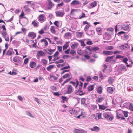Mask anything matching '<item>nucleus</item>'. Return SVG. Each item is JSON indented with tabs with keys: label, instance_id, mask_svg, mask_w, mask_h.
Instances as JSON below:
<instances>
[{
	"label": "nucleus",
	"instance_id": "48",
	"mask_svg": "<svg viewBox=\"0 0 133 133\" xmlns=\"http://www.w3.org/2000/svg\"><path fill=\"white\" fill-rule=\"evenodd\" d=\"M64 4L63 2H62L61 3L58 4L56 6V8H57L58 7L62 6L64 5Z\"/></svg>",
	"mask_w": 133,
	"mask_h": 133
},
{
	"label": "nucleus",
	"instance_id": "43",
	"mask_svg": "<svg viewBox=\"0 0 133 133\" xmlns=\"http://www.w3.org/2000/svg\"><path fill=\"white\" fill-rule=\"evenodd\" d=\"M54 25L57 27H59V22L58 21H56L54 22Z\"/></svg>",
	"mask_w": 133,
	"mask_h": 133
},
{
	"label": "nucleus",
	"instance_id": "7",
	"mask_svg": "<svg viewBox=\"0 0 133 133\" xmlns=\"http://www.w3.org/2000/svg\"><path fill=\"white\" fill-rule=\"evenodd\" d=\"M67 89L68 90L67 91V93L68 94H69L71 93L73 91V88L72 86L70 85H67Z\"/></svg>",
	"mask_w": 133,
	"mask_h": 133
},
{
	"label": "nucleus",
	"instance_id": "42",
	"mask_svg": "<svg viewBox=\"0 0 133 133\" xmlns=\"http://www.w3.org/2000/svg\"><path fill=\"white\" fill-rule=\"evenodd\" d=\"M91 26V25H90V24L87 25L85 26L84 30L86 31H87L88 29V28L90 27Z\"/></svg>",
	"mask_w": 133,
	"mask_h": 133
},
{
	"label": "nucleus",
	"instance_id": "20",
	"mask_svg": "<svg viewBox=\"0 0 133 133\" xmlns=\"http://www.w3.org/2000/svg\"><path fill=\"white\" fill-rule=\"evenodd\" d=\"M20 43V41H17L15 40H14L12 42V44H14L16 46H18Z\"/></svg>",
	"mask_w": 133,
	"mask_h": 133
},
{
	"label": "nucleus",
	"instance_id": "49",
	"mask_svg": "<svg viewBox=\"0 0 133 133\" xmlns=\"http://www.w3.org/2000/svg\"><path fill=\"white\" fill-rule=\"evenodd\" d=\"M86 16H85V14L83 12H82V15L79 17V19H81L82 18L86 17Z\"/></svg>",
	"mask_w": 133,
	"mask_h": 133
},
{
	"label": "nucleus",
	"instance_id": "57",
	"mask_svg": "<svg viewBox=\"0 0 133 133\" xmlns=\"http://www.w3.org/2000/svg\"><path fill=\"white\" fill-rule=\"evenodd\" d=\"M107 31H110L111 32H112L114 30V29L112 28H109L107 29Z\"/></svg>",
	"mask_w": 133,
	"mask_h": 133
},
{
	"label": "nucleus",
	"instance_id": "47",
	"mask_svg": "<svg viewBox=\"0 0 133 133\" xmlns=\"http://www.w3.org/2000/svg\"><path fill=\"white\" fill-rule=\"evenodd\" d=\"M52 93L54 95L57 96H58L61 95V94H60L58 92H53Z\"/></svg>",
	"mask_w": 133,
	"mask_h": 133
},
{
	"label": "nucleus",
	"instance_id": "18",
	"mask_svg": "<svg viewBox=\"0 0 133 133\" xmlns=\"http://www.w3.org/2000/svg\"><path fill=\"white\" fill-rule=\"evenodd\" d=\"M94 86V84L89 86L87 87L88 91V92H90L93 90Z\"/></svg>",
	"mask_w": 133,
	"mask_h": 133
},
{
	"label": "nucleus",
	"instance_id": "31",
	"mask_svg": "<svg viewBox=\"0 0 133 133\" xmlns=\"http://www.w3.org/2000/svg\"><path fill=\"white\" fill-rule=\"evenodd\" d=\"M102 89L101 86H99L97 89V92L99 94H101L102 92Z\"/></svg>",
	"mask_w": 133,
	"mask_h": 133
},
{
	"label": "nucleus",
	"instance_id": "35",
	"mask_svg": "<svg viewBox=\"0 0 133 133\" xmlns=\"http://www.w3.org/2000/svg\"><path fill=\"white\" fill-rule=\"evenodd\" d=\"M104 98L103 97H98L96 100V101L98 103H100L103 100Z\"/></svg>",
	"mask_w": 133,
	"mask_h": 133
},
{
	"label": "nucleus",
	"instance_id": "16",
	"mask_svg": "<svg viewBox=\"0 0 133 133\" xmlns=\"http://www.w3.org/2000/svg\"><path fill=\"white\" fill-rule=\"evenodd\" d=\"M62 100L61 101V102L62 103H64L65 101L67 102L68 98V97L65 96H62L61 97Z\"/></svg>",
	"mask_w": 133,
	"mask_h": 133
},
{
	"label": "nucleus",
	"instance_id": "46",
	"mask_svg": "<svg viewBox=\"0 0 133 133\" xmlns=\"http://www.w3.org/2000/svg\"><path fill=\"white\" fill-rule=\"evenodd\" d=\"M64 62V60L63 59H61L56 61L54 63L55 64H58L59 63H63Z\"/></svg>",
	"mask_w": 133,
	"mask_h": 133
},
{
	"label": "nucleus",
	"instance_id": "41",
	"mask_svg": "<svg viewBox=\"0 0 133 133\" xmlns=\"http://www.w3.org/2000/svg\"><path fill=\"white\" fill-rule=\"evenodd\" d=\"M108 82L110 84H112L113 82L114 81V80L113 79L111 78H110L108 79Z\"/></svg>",
	"mask_w": 133,
	"mask_h": 133
},
{
	"label": "nucleus",
	"instance_id": "14",
	"mask_svg": "<svg viewBox=\"0 0 133 133\" xmlns=\"http://www.w3.org/2000/svg\"><path fill=\"white\" fill-rule=\"evenodd\" d=\"M121 28L123 30H127L129 28V26L128 24L123 25L121 26Z\"/></svg>",
	"mask_w": 133,
	"mask_h": 133
},
{
	"label": "nucleus",
	"instance_id": "39",
	"mask_svg": "<svg viewBox=\"0 0 133 133\" xmlns=\"http://www.w3.org/2000/svg\"><path fill=\"white\" fill-rule=\"evenodd\" d=\"M78 41L81 43V46L84 47L86 45L84 43V41L83 40H78Z\"/></svg>",
	"mask_w": 133,
	"mask_h": 133
},
{
	"label": "nucleus",
	"instance_id": "10",
	"mask_svg": "<svg viewBox=\"0 0 133 133\" xmlns=\"http://www.w3.org/2000/svg\"><path fill=\"white\" fill-rule=\"evenodd\" d=\"M90 130L93 131L97 132L100 130V128L97 126H95L93 128H91L90 129Z\"/></svg>",
	"mask_w": 133,
	"mask_h": 133
},
{
	"label": "nucleus",
	"instance_id": "19",
	"mask_svg": "<svg viewBox=\"0 0 133 133\" xmlns=\"http://www.w3.org/2000/svg\"><path fill=\"white\" fill-rule=\"evenodd\" d=\"M38 22L35 20L33 21L32 22V24L34 27H37L38 26Z\"/></svg>",
	"mask_w": 133,
	"mask_h": 133
},
{
	"label": "nucleus",
	"instance_id": "36",
	"mask_svg": "<svg viewBox=\"0 0 133 133\" xmlns=\"http://www.w3.org/2000/svg\"><path fill=\"white\" fill-rule=\"evenodd\" d=\"M50 31L51 32L55 34L56 33V31L54 28V26H52L50 28Z\"/></svg>",
	"mask_w": 133,
	"mask_h": 133
},
{
	"label": "nucleus",
	"instance_id": "37",
	"mask_svg": "<svg viewBox=\"0 0 133 133\" xmlns=\"http://www.w3.org/2000/svg\"><path fill=\"white\" fill-rule=\"evenodd\" d=\"M78 54L80 55H82L83 54V52L82 50L78 48L77 50Z\"/></svg>",
	"mask_w": 133,
	"mask_h": 133
},
{
	"label": "nucleus",
	"instance_id": "25",
	"mask_svg": "<svg viewBox=\"0 0 133 133\" xmlns=\"http://www.w3.org/2000/svg\"><path fill=\"white\" fill-rule=\"evenodd\" d=\"M99 109L100 110H104L107 108L106 106H105L104 105H99L98 104Z\"/></svg>",
	"mask_w": 133,
	"mask_h": 133
},
{
	"label": "nucleus",
	"instance_id": "50",
	"mask_svg": "<svg viewBox=\"0 0 133 133\" xmlns=\"http://www.w3.org/2000/svg\"><path fill=\"white\" fill-rule=\"evenodd\" d=\"M123 113L125 117H126L128 116V112L127 111H123Z\"/></svg>",
	"mask_w": 133,
	"mask_h": 133
},
{
	"label": "nucleus",
	"instance_id": "56",
	"mask_svg": "<svg viewBox=\"0 0 133 133\" xmlns=\"http://www.w3.org/2000/svg\"><path fill=\"white\" fill-rule=\"evenodd\" d=\"M29 60V58H26L25 59L24 61V63L25 64H27Z\"/></svg>",
	"mask_w": 133,
	"mask_h": 133
},
{
	"label": "nucleus",
	"instance_id": "61",
	"mask_svg": "<svg viewBox=\"0 0 133 133\" xmlns=\"http://www.w3.org/2000/svg\"><path fill=\"white\" fill-rule=\"evenodd\" d=\"M84 57L86 58L87 59H89L90 57L87 55L84 54Z\"/></svg>",
	"mask_w": 133,
	"mask_h": 133
},
{
	"label": "nucleus",
	"instance_id": "21",
	"mask_svg": "<svg viewBox=\"0 0 133 133\" xmlns=\"http://www.w3.org/2000/svg\"><path fill=\"white\" fill-rule=\"evenodd\" d=\"M66 43L63 46V50H64L66 49L69 46L68 44L70 43V41L66 42Z\"/></svg>",
	"mask_w": 133,
	"mask_h": 133
},
{
	"label": "nucleus",
	"instance_id": "29",
	"mask_svg": "<svg viewBox=\"0 0 133 133\" xmlns=\"http://www.w3.org/2000/svg\"><path fill=\"white\" fill-rule=\"evenodd\" d=\"M123 115L121 114L118 112L116 113V116L118 119H120Z\"/></svg>",
	"mask_w": 133,
	"mask_h": 133
},
{
	"label": "nucleus",
	"instance_id": "30",
	"mask_svg": "<svg viewBox=\"0 0 133 133\" xmlns=\"http://www.w3.org/2000/svg\"><path fill=\"white\" fill-rule=\"evenodd\" d=\"M120 60L122 61V62L125 63H127V62L128 61V58L126 57H124V58H123L122 59H121Z\"/></svg>",
	"mask_w": 133,
	"mask_h": 133
},
{
	"label": "nucleus",
	"instance_id": "3",
	"mask_svg": "<svg viewBox=\"0 0 133 133\" xmlns=\"http://www.w3.org/2000/svg\"><path fill=\"white\" fill-rule=\"evenodd\" d=\"M103 115L104 117L107 120L111 121L113 119L112 116H111L108 114L104 113L103 114Z\"/></svg>",
	"mask_w": 133,
	"mask_h": 133
},
{
	"label": "nucleus",
	"instance_id": "26",
	"mask_svg": "<svg viewBox=\"0 0 133 133\" xmlns=\"http://www.w3.org/2000/svg\"><path fill=\"white\" fill-rule=\"evenodd\" d=\"M78 45V44L77 43H76L73 44L71 46V48L73 49H74L77 48Z\"/></svg>",
	"mask_w": 133,
	"mask_h": 133
},
{
	"label": "nucleus",
	"instance_id": "24",
	"mask_svg": "<svg viewBox=\"0 0 133 133\" xmlns=\"http://www.w3.org/2000/svg\"><path fill=\"white\" fill-rule=\"evenodd\" d=\"M102 29L100 27H97L96 29V31L98 33V35H102V32H101Z\"/></svg>",
	"mask_w": 133,
	"mask_h": 133
},
{
	"label": "nucleus",
	"instance_id": "15",
	"mask_svg": "<svg viewBox=\"0 0 133 133\" xmlns=\"http://www.w3.org/2000/svg\"><path fill=\"white\" fill-rule=\"evenodd\" d=\"M114 55L111 56H108L105 59V61L106 62H109V61H111L113 59Z\"/></svg>",
	"mask_w": 133,
	"mask_h": 133
},
{
	"label": "nucleus",
	"instance_id": "44",
	"mask_svg": "<svg viewBox=\"0 0 133 133\" xmlns=\"http://www.w3.org/2000/svg\"><path fill=\"white\" fill-rule=\"evenodd\" d=\"M70 76V75L69 74L67 73L63 75V78L64 79L67 78H68Z\"/></svg>",
	"mask_w": 133,
	"mask_h": 133
},
{
	"label": "nucleus",
	"instance_id": "32",
	"mask_svg": "<svg viewBox=\"0 0 133 133\" xmlns=\"http://www.w3.org/2000/svg\"><path fill=\"white\" fill-rule=\"evenodd\" d=\"M86 99L85 98H82L81 99V104H83L84 106H86L87 105L85 104Z\"/></svg>",
	"mask_w": 133,
	"mask_h": 133
},
{
	"label": "nucleus",
	"instance_id": "5",
	"mask_svg": "<svg viewBox=\"0 0 133 133\" xmlns=\"http://www.w3.org/2000/svg\"><path fill=\"white\" fill-rule=\"evenodd\" d=\"M79 5L78 7H80L81 5V4L80 3L79 1L77 0H74L71 3L70 5Z\"/></svg>",
	"mask_w": 133,
	"mask_h": 133
},
{
	"label": "nucleus",
	"instance_id": "38",
	"mask_svg": "<svg viewBox=\"0 0 133 133\" xmlns=\"http://www.w3.org/2000/svg\"><path fill=\"white\" fill-rule=\"evenodd\" d=\"M92 49L94 51H96L100 49L99 48L98 46H94L91 47Z\"/></svg>",
	"mask_w": 133,
	"mask_h": 133
},
{
	"label": "nucleus",
	"instance_id": "45",
	"mask_svg": "<svg viewBox=\"0 0 133 133\" xmlns=\"http://www.w3.org/2000/svg\"><path fill=\"white\" fill-rule=\"evenodd\" d=\"M90 5L92 7H95L97 5V2L95 1H94L93 2L90 4Z\"/></svg>",
	"mask_w": 133,
	"mask_h": 133
},
{
	"label": "nucleus",
	"instance_id": "1",
	"mask_svg": "<svg viewBox=\"0 0 133 133\" xmlns=\"http://www.w3.org/2000/svg\"><path fill=\"white\" fill-rule=\"evenodd\" d=\"M117 35L119 36H121L122 39L123 40H128L129 38V36L127 34V33L123 31L119 32L117 34Z\"/></svg>",
	"mask_w": 133,
	"mask_h": 133
},
{
	"label": "nucleus",
	"instance_id": "54",
	"mask_svg": "<svg viewBox=\"0 0 133 133\" xmlns=\"http://www.w3.org/2000/svg\"><path fill=\"white\" fill-rule=\"evenodd\" d=\"M26 113L28 116H29L30 117H34L33 115H32V114L29 111H26Z\"/></svg>",
	"mask_w": 133,
	"mask_h": 133
},
{
	"label": "nucleus",
	"instance_id": "23",
	"mask_svg": "<svg viewBox=\"0 0 133 133\" xmlns=\"http://www.w3.org/2000/svg\"><path fill=\"white\" fill-rule=\"evenodd\" d=\"M44 15L41 14L39 16V19L40 21H42L44 20Z\"/></svg>",
	"mask_w": 133,
	"mask_h": 133
},
{
	"label": "nucleus",
	"instance_id": "6",
	"mask_svg": "<svg viewBox=\"0 0 133 133\" xmlns=\"http://www.w3.org/2000/svg\"><path fill=\"white\" fill-rule=\"evenodd\" d=\"M28 36L31 37V39H33L36 37V34L34 32H30L28 34Z\"/></svg>",
	"mask_w": 133,
	"mask_h": 133
},
{
	"label": "nucleus",
	"instance_id": "33",
	"mask_svg": "<svg viewBox=\"0 0 133 133\" xmlns=\"http://www.w3.org/2000/svg\"><path fill=\"white\" fill-rule=\"evenodd\" d=\"M86 43L87 45H91L93 44L92 41L89 39H88Z\"/></svg>",
	"mask_w": 133,
	"mask_h": 133
},
{
	"label": "nucleus",
	"instance_id": "2",
	"mask_svg": "<svg viewBox=\"0 0 133 133\" xmlns=\"http://www.w3.org/2000/svg\"><path fill=\"white\" fill-rule=\"evenodd\" d=\"M127 70L126 67L123 64H122L119 67L118 69V71L120 73L122 71L125 72L127 71Z\"/></svg>",
	"mask_w": 133,
	"mask_h": 133
},
{
	"label": "nucleus",
	"instance_id": "27",
	"mask_svg": "<svg viewBox=\"0 0 133 133\" xmlns=\"http://www.w3.org/2000/svg\"><path fill=\"white\" fill-rule=\"evenodd\" d=\"M41 62L43 64V65L46 66L47 63V61L45 59H42Z\"/></svg>",
	"mask_w": 133,
	"mask_h": 133
},
{
	"label": "nucleus",
	"instance_id": "12",
	"mask_svg": "<svg viewBox=\"0 0 133 133\" xmlns=\"http://www.w3.org/2000/svg\"><path fill=\"white\" fill-rule=\"evenodd\" d=\"M114 89L115 88H114L110 87L107 88V91L109 93L112 94L113 92Z\"/></svg>",
	"mask_w": 133,
	"mask_h": 133
},
{
	"label": "nucleus",
	"instance_id": "17",
	"mask_svg": "<svg viewBox=\"0 0 133 133\" xmlns=\"http://www.w3.org/2000/svg\"><path fill=\"white\" fill-rule=\"evenodd\" d=\"M79 82L80 83V84L79 85V88L78 90L76 91V93H78V92H81L82 91L81 90V89H82L83 84L81 81H80Z\"/></svg>",
	"mask_w": 133,
	"mask_h": 133
},
{
	"label": "nucleus",
	"instance_id": "55",
	"mask_svg": "<svg viewBox=\"0 0 133 133\" xmlns=\"http://www.w3.org/2000/svg\"><path fill=\"white\" fill-rule=\"evenodd\" d=\"M70 71L69 70H63L62 72H61V75H62L65 73V72H68Z\"/></svg>",
	"mask_w": 133,
	"mask_h": 133
},
{
	"label": "nucleus",
	"instance_id": "63",
	"mask_svg": "<svg viewBox=\"0 0 133 133\" xmlns=\"http://www.w3.org/2000/svg\"><path fill=\"white\" fill-rule=\"evenodd\" d=\"M49 5L50 6H53V5H54L53 3L51 2V0H48V1Z\"/></svg>",
	"mask_w": 133,
	"mask_h": 133
},
{
	"label": "nucleus",
	"instance_id": "34",
	"mask_svg": "<svg viewBox=\"0 0 133 133\" xmlns=\"http://www.w3.org/2000/svg\"><path fill=\"white\" fill-rule=\"evenodd\" d=\"M54 68V66L53 65H50L48 66L46 68L47 70L50 71L51 70Z\"/></svg>",
	"mask_w": 133,
	"mask_h": 133
},
{
	"label": "nucleus",
	"instance_id": "60",
	"mask_svg": "<svg viewBox=\"0 0 133 133\" xmlns=\"http://www.w3.org/2000/svg\"><path fill=\"white\" fill-rule=\"evenodd\" d=\"M59 54V52L58 51H56L52 55L53 57H55V56H58Z\"/></svg>",
	"mask_w": 133,
	"mask_h": 133
},
{
	"label": "nucleus",
	"instance_id": "40",
	"mask_svg": "<svg viewBox=\"0 0 133 133\" xmlns=\"http://www.w3.org/2000/svg\"><path fill=\"white\" fill-rule=\"evenodd\" d=\"M124 56H122L120 55H117L115 57L116 59H122L124 58Z\"/></svg>",
	"mask_w": 133,
	"mask_h": 133
},
{
	"label": "nucleus",
	"instance_id": "64",
	"mask_svg": "<svg viewBox=\"0 0 133 133\" xmlns=\"http://www.w3.org/2000/svg\"><path fill=\"white\" fill-rule=\"evenodd\" d=\"M129 108L133 112V105L131 104H130L129 106Z\"/></svg>",
	"mask_w": 133,
	"mask_h": 133
},
{
	"label": "nucleus",
	"instance_id": "11",
	"mask_svg": "<svg viewBox=\"0 0 133 133\" xmlns=\"http://www.w3.org/2000/svg\"><path fill=\"white\" fill-rule=\"evenodd\" d=\"M45 55V54L42 51L40 50L38 51L37 54V56L38 57H37L38 59H39V57L40 56Z\"/></svg>",
	"mask_w": 133,
	"mask_h": 133
},
{
	"label": "nucleus",
	"instance_id": "28",
	"mask_svg": "<svg viewBox=\"0 0 133 133\" xmlns=\"http://www.w3.org/2000/svg\"><path fill=\"white\" fill-rule=\"evenodd\" d=\"M76 33L77 36L78 38L81 37L83 34V32H77Z\"/></svg>",
	"mask_w": 133,
	"mask_h": 133
},
{
	"label": "nucleus",
	"instance_id": "8",
	"mask_svg": "<svg viewBox=\"0 0 133 133\" xmlns=\"http://www.w3.org/2000/svg\"><path fill=\"white\" fill-rule=\"evenodd\" d=\"M55 13L57 17H63L65 14L64 12H61L59 11L56 12Z\"/></svg>",
	"mask_w": 133,
	"mask_h": 133
},
{
	"label": "nucleus",
	"instance_id": "22",
	"mask_svg": "<svg viewBox=\"0 0 133 133\" xmlns=\"http://www.w3.org/2000/svg\"><path fill=\"white\" fill-rule=\"evenodd\" d=\"M36 64V62L34 61H32L30 62V65L31 68H33L35 66Z\"/></svg>",
	"mask_w": 133,
	"mask_h": 133
},
{
	"label": "nucleus",
	"instance_id": "52",
	"mask_svg": "<svg viewBox=\"0 0 133 133\" xmlns=\"http://www.w3.org/2000/svg\"><path fill=\"white\" fill-rule=\"evenodd\" d=\"M99 77L101 79H104V77L102 73L101 72H100L99 74Z\"/></svg>",
	"mask_w": 133,
	"mask_h": 133
},
{
	"label": "nucleus",
	"instance_id": "59",
	"mask_svg": "<svg viewBox=\"0 0 133 133\" xmlns=\"http://www.w3.org/2000/svg\"><path fill=\"white\" fill-rule=\"evenodd\" d=\"M47 50L49 52H47V53L49 55H52L53 52L51 51V49H47Z\"/></svg>",
	"mask_w": 133,
	"mask_h": 133
},
{
	"label": "nucleus",
	"instance_id": "51",
	"mask_svg": "<svg viewBox=\"0 0 133 133\" xmlns=\"http://www.w3.org/2000/svg\"><path fill=\"white\" fill-rule=\"evenodd\" d=\"M6 54L7 55L11 56L12 54V53L11 51H10V50H8V51H7V53Z\"/></svg>",
	"mask_w": 133,
	"mask_h": 133
},
{
	"label": "nucleus",
	"instance_id": "9",
	"mask_svg": "<svg viewBox=\"0 0 133 133\" xmlns=\"http://www.w3.org/2000/svg\"><path fill=\"white\" fill-rule=\"evenodd\" d=\"M21 58H22L19 56H16L13 57V61L15 62H19Z\"/></svg>",
	"mask_w": 133,
	"mask_h": 133
},
{
	"label": "nucleus",
	"instance_id": "53",
	"mask_svg": "<svg viewBox=\"0 0 133 133\" xmlns=\"http://www.w3.org/2000/svg\"><path fill=\"white\" fill-rule=\"evenodd\" d=\"M91 80L92 78L90 76H88L86 79V81L88 82L90 81Z\"/></svg>",
	"mask_w": 133,
	"mask_h": 133
},
{
	"label": "nucleus",
	"instance_id": "62",
	"mask_svg": "<svg viewBox=\"0 0 133 133\" xmlns=\"http://www.w3.org/2000/svg\"><path fill=\"white\" fill-rule=\"evenodd\" d=\"M58 50L59 52H61L62 51V47L61 46H58Z\"/></svg>",
	"mask_w": 133,
	"mask_h": 133
},
{
	"label": "nucleus",
	"instance_id": "4",
	"mask_svg": "<svg viewBox=\"0 0 133 133\" xmlns=\"http://www.w3.org/2000/svg\"><path fill=\"white\" fill-rule=\"evenodd\" d=\"M74 133H87V131L82 129L75 128L74 129Z\"/></svg>",
	"mask_w": 133,
	"mask_h": 133
},
{
	"label": "nucleus",
	"instance_id": "13",
	"mask_svg": "<svg viewBox=\"0 0 133 133\" xmlns=\"http://www.w3.org/2000/svg\"><path fill=\"white\" fill-rule=\"evenodd\" d=\"M103 53L107 55H111L113 54V51H107L104 50L103 51Z\"/></svg>",
	"mask_w": 133,
	"mask_h": 133
},
{
	"label": "nucleus",
	"instance_id": "58",
	"mask_svg": "<svg viewBox=\"0 0 133 133\" xmlns=\"http://www.w3.org/2000/svg\"><path fill=\"white\" fill-rule=\"evenodd\" d=\"M71 36V34L70 32H67L66 33H65L64 35V37H65H65H67L68 36Z\"/></svg>",
	"mask_w": 133,
	"mask_h": 133
}]
</instances>
